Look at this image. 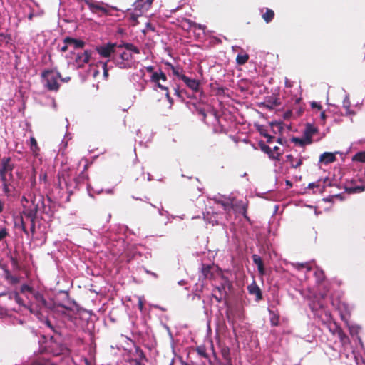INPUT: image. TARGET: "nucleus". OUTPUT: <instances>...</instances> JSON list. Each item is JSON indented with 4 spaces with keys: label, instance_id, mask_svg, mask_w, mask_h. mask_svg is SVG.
I'll use <instances>...</instances> for the list:
<instances>
[{
    "label": "nucleus",
    "instance_id": "1",
    "mask_svg": "<svg viewBox=\"0 0 365 365\" xmlns=\"http://www.w3.org/2000/svg\"><path fill=\"white\" fill-rule=\"evenodd\" d=\"M314 315L319 318L333 336H337L342 346L349 343V339L338 324L333 320L331 312L324 304L322 297H315L309 304Z\"/></svg>",
    "mask_w": 365,
    "mask_h": 365
},
{
    "label": "nucleus",
    "instance_id": "2",
    "mask_svg": "<svg viewBox=\"0 0 365 365\" xmlns=\"http://www.w3.org/2000/svg\"><path fill=\"white\" fill-rule=\"evenodd\" d=\"M31 203L30 206H24L23 215L20 218L19 227L21 230L29 235V231L26 228L24 217L29 221H36L38 213L45 212V202L43 196L41 195H32L31 193L24 195L21 198V202Z\"/></svg>",
    "mask_w": 365,
    "mask_h": 365
},
{
    "label": "nucleus",
    "instance_id": "3",
    "mask_svg": "<svg viewBox=\"0 0 365 365\" xmlns=\"http://www.w3.org/2000/svg\"><path fill=\"white\" fill-rule=\"evenodd\" d=\"M88 180V175L83 170L78 177L72 178L68 170H62L58 174V185L61 190H66L71 194L75 190L79 189L81 183Z\"/></svg>",
    "mask_w": 365,
    "mask_h": 365
},
{
    "label": "nucleus",
    "instance_id": "4",
    "mask_svg": "<svg viewBox=\"0 0 365 365\" xmlns=\"http://www.w3.org/2000/svg\"><path fill=\"white\" fill-rule=\"evenodd\" d=\"M21 292L25 294L28 299L32 300L40 309L48 311L56 308L53 301L46 299L42 292L36 290L26 284L21 285Z\"/></svg>",
    "mask_w": 365,
    "mask_h": 365
},
{
    "label": "nucleus",
    "instance_id": "5",
    "mask_svg": "<svg viewBox=\"0 0 365 365\" xmlns=\"http://www.w3.org/2000/svg\"><path fill=\"white\" fill-rule=\"evenodd\" d=\"M212 200L217 205H220L225 212H230L234 207H238L239 212L244 215L245 218L248 220V217L246 215L247 204L243 201H240L237 204L235 203L234 198L220 195H215Z\"/></svg>",
    "mask_w": 365,
    "mask_h": 365
},
{
    "label": "nucleus",
    "instance_id": "6",
    "mask_svg": "<svg viewBox=\"0 0 365 365\" xmlns=\"http://www.w3.org/2000/svg\"><path fill=\"white\" fill-rule=\"evenodd\" d=\"M124 51L120 52L119 56L116 58L117 65L121 68H131L135 60L133 53H140L138 47H123Z\"/></svg>",
    "mask_w": 365,
    "mask_h": 365
},
{
    "label": "nucleus",
    "instance_id": "7",
    "mask_svg": "<svg viewBox=\"0 0 365 365\" xmlns=\"http://www.w3.org/2000/svg\"><path fill=\"white\" fill-rule=\"evenodd\" d=\"M60 78L59 73L55 70H45L41 73V82L43 86L51 91L58 90Z\"/></svg>",
    "mask_w": 365,
    "mask_h": 365
},
{
    "label": "nucleus",
    "instance_id": "8",
    "mask_svg": "<svg viewBox=\"0 0 365 365\" xmlns=\"http://www.w3.org/2000/svg\"><path fill=\"white\" fill-rule=\"evenodd\" d=\"M83 47H73L68 57V63L76 68H81L89 62L91 53L88 51L82 50Z\"/></svg>",
    "mask_w": 365,
    "mask_h": 365
},
{
    "label": "nucleus",
    "instance_id": "9",
    "mask_svg": "<svg viewBox=\"0 0 365 365\" xmlns=\"http://www.w3.org/2000/svg\"><path fill=\"white\" fill-rule=\"evenodd\" d=\"M153 0H136L133 4V10L130 14V19L136 21L139 16H141L145 12L150 8Z\"/></svg>",
    "mask_w": 365,
    "mask_h": 365
},
{
    "label": "nucleus",
    "instance_id": "10",
    "mask_svg": "<svg viewBox=\"0 0 365 365\" xmlns=\"http://www.w3.org/2000/svg\"><path fill=\"white\" fill-rule=\"evenodd\" d=\"M13 166L10 164V158H3L0 165L1 181H11L13 178Z\"/></svg>",
    "mask_w": 365,
    "mask_h": 365
},
{
    "label": "nucleus",
    "instance_id": "11",
    "mask_svg": "<svg viewBox=\"0 0 365 365\" xmlns=\"http://www.w3.org/2000/svg\"><path fill=\"white\" fill-rule=\"evenodd\" d=\"M150 81L155 83V85L163 91H165V96L168 98V101L171 102V98H170L168 88L160 83V81H166L167 77L164 73L162 72L160 69H158V71H155L150 76Z\"/></svg>",
    "mask_w": 365,
    "mask_h": 365
},
{
    "label": "nucleus",
    "instance_id": "12",
    "mask_svg": "<svg viewBox=\"0 0 365 365\" xmlns=\"http://www.w3.org/2000/svg\"><path fill=\"white\" fill-rule=\"evenodd\" d=\"M145 359L142 349L138 346H135L134 350L130 351V358L128 361L133 365H140V362Z\"/></svg>",
    "mask_w": 365,
    "mask_h": 365
},
{
    "label": "nucleus",
    "instance_id": "13",
    "mask_svg": "<svg viewBox=\"0 0 365 365\" xmlns=\"http://www.w3.org/2000/svg\"><path fill=\"white\" fill-rule=\"evenodd\" d=\"M85 2L93 13L99 14L100 13L107 14L108 12L103 3L96 2L93 0H86Z\"/></svg>",
    "mask_w": 365,
    "mask_h": 365
},
{
    "label": "nucleus",
    "instance_id": "14",
    "mask_svg": "<svg viewBox=\"0 0 365 365\" xmlns=\"http://www.w3.org/2000/svg\"><path fill=\"white\" fill-rule=\"evenodd\" d=\"M36 180L35 173L30 177L29 182L25 185V192L24 195L31 193L32 195H36Z\"/></svg>",
    "mask_w": 365,
    "mask_h": 365
},
{
    "label": "nucleus",
    "instance_id": "15",
    "mask_svg": "<svg viewBox=\"0 0 365 365\" xmlns=\"http://www.w3.org/2000/svg\"><path fill=\"white\" fill-rule=\"evenodd\" d=\"M247 289L248 293L250 295H253L255 297L256 302H259L262 299V291L255 281H253L250 284H249Z\"/></svg>",
    "mask_w": 365,
    "mask_h": 365
},
{
    "label": "nucleus",
    "instance_id": "16",
    "mask_svg": "<svg viewBox=\"0 0 365 365\" xmlns=\"http://www.w3.org/2000/svg\"><path fill=\"white\" fill-rule=\"evenodd\" d=\"M56 308L59 312H61L62 313H65L66 311L75 312L78 310V305L75 301L68 300L66 304L58 305L56 307Z\"/></svg>",
    "mask_w": 365,
    "mask_h": 365
},
{
    "label": "nucleus",
    "instance_id": "17",
    "mask_svg": "<svg viewBox=\"0 0 365 365\" xmlns=\"http://www.w3.org/2000/svg\"><path fill=\"white\" fill-rule=\"evenodd\" d=\"M180 79L192 91H197L199 90L200 83L196 79L190 78L186 76H181Z\"/></svg>",
    "mask_w": 365,
    "mask_h": 365
},
{
    "label": "nucleus",
    "instance_id": "18",
    "mask_svg": "<svg viewBox=\"0 0 365 365\" xmlns=\"http://www.w3.org/2000/svg\"><path fill=\"white\" fill-rule=\"evenodd\" d=\"M145 70L152 75L154 73V68L152 66L145 67L143 69H140L132 76L133 80L136 81L137 79L143 78L145 76Z\"/></svg>",
    "mask_w": 365,
    "mask_h": 365
},
{
    "label": "nucleus",
    "instance_id": "19",
    "mask_svg": "<svg viewBox=\"0 0 365 365\" xmlns=\"http://www.w3.org/2000/svg\"><path fill=\"white\" fill-rule=\"evenodd\" d=\"M180 26L182 27L184 30H190L192 28H196L197 26L199 29H202L201 25H197V24L192 22V21L187 19H182V20L179 21Z\"/></svg>",
    "mask_w": 365,
    "mask_h": 365
},
{
    "label": "nucleus",
    "instance_id": "20",
    "mask_svg": "<svg viewBox=\"0 0 365 365\" xmlns=\"http://www.w3.org/2000/svg\"><path fill=\"white\" fill-rule=\"evenodd\" d=\"M336 160L335 153L324 152L319 157V162L324 163L325 165L333 163Z\"/></svg>",
    "mask_w": 365,
    "mask_h": 365
},
{
    "label": "nucleus",
    "instance_id": "21",
    "mask_svg": "<svg viewBox=\"0 0 365 365\" xmlns=\"http://www.w3.org/2000/svg\"><path fill=\"white\" fill-rule=\"evenodd\" d=\"M203 215L205 220L208 223L212 224V225L219 224V218L217 213L207 211L206 213H204Z\"/></svg>",
    "mask_w": 365,
    "mask_h": 365
},
{
    "label": "nucleus",
    "instance_id": "22",
    "mask_svg": "<svg viewBox=\"0 0 365 365\" xmlns=\"http://www.w3.org/2000/svg\"><path fill=\"white\" fill-rule=\"evenodd\" d=\"M115 47H96L98 53L103 57H110L114 53Z\"/></svg>",
    "mask_w": 365,
    "mask_h": 365
},
{
    "label": "nucleus",
    "instance_id": "23",
    "mask_svg": "<svg viewBox=\"0 0 365 365\" xmlns=\"http://www.w3.org/2000/svg\"><path fill=\"white\" fill-rule=\"evenodd\" d=\"M291 265L293 268L298 271H302L303 269H306L307 272H309L312 269V267L310 266V263L308 262H304V263H299V262H292L291 263Z\"/></svg>",
    "mask_w": 365,
    "mask_h": 365
},
{
    "label": "nucleus",
    "instance_id": "24",
    "mask_svg": "<svg viewBox=\"0 0 365 365\" xmlns=\"http://www.w3.org/2000/svg\"><path fill=\"white\" fill-rule=\"evenodd\" d=\"M31 365H58L56 362L44 357L38 358L31 363Z\"/></svg>",
    "mask_w": 365,
    "mask_h": 365
},
{
    "label": "nucleus",
    "instance_id": "25",
    "mask_svg": "<svg viewBox=\"0 0 365 365\" xmlns=\"http://www.w3.org/2000/svg\"><path fill=\"white\" fill-rule=\"evenodd\" d=\"M42 322L45 324L46 327L49 328L53 332L59 334H61V331L59 330V327H56L52 322V321L48 317H45L43 319H42Z\"/></svg>",
    "mask_w": 365,
    "mask_h": 365
},
{
    "label": "nucleus",
    "instance_id": "26",
    "mask_svg": "<svg viewBox=\"0 0 365 365\" xmlns=\"http://www.w3.org/2000/svg\"><path fill=\"white\" fill-rule=\"evenodd\" d=\"M212 297L217 302H220L225 297V292L223 287H217L212 294Z\"/></svg>",
    "mask_w": 365,
    "mask_h": 365
},
{
    "label": "nucleus",
    "instance_id": "27",
    "mask_svg": "<svg viewBox=\"0 0 365 365\" xmlns=\"http://www.w3.org/2000/svg\"><path fill=\"white\" fill-rule=\"evenodd\" d=\"M351 102L349 96L346 95L343 101V108L345 109L346 115H354L355 113L350 109Z\"/></svg>",
    "mask_w": 365,
    "mask_h": 365
},
{
    "label": "nucleus",
    "instance_id": "28",
    "mask_svg": "<svg viewBox=\"0 0 365 365\" xmlns=\"http://www.w3.org/2000/svg\"><path fill=\"white\" fill-rule=\"evenodd\" d=\"M292 142L296 144H299L301 146H304L305 145L310 144L312 143V139L309 136H304V138H293Z\"/></svg>",
    "mask_w": 365,
    "mask_h": 365
},
{
    "label": "nucleus",
    "instance_id": "29",
    "mask_svg": "<svg viewBox=\"0 0 365 365\" xmlns=\"http://www.w3.org/2000/svg\"><path fill=\"white\" fill-rule=\"evenodd\" d=\"M249 59V55L244 52H240L236 57V62L238 65H244Z\"/></svg>",
    "mask_w": 365,
    "mask_h": 365
},
{
    "label": "nucleus",
    "instance_id": "30",
    "mask_svg": "<svg viewBox=\"0 0 365 365\" xmlns=\"http://www.w3.org/2000/svg\"><path fill=\"white\" fill-rule=\"evenodd\" d=\"M339 312H340V315H341V319L345 320L346 315H349L350 314V310H349L348 304H346L345 303H341L339 305Z\"/></svg>",
    "mask_w": 365,
    "mask_h": 365
},
{
    "label": "nucleus",
    "instance_id": "31",
    "mask_svg": "<svg viewBox=\"0 0 365 365\" xmlns=\"http://www.w3.org/2000/svg\"><path fill=\"white\" fill-rule=\"evenodd\" d=\"M5 279L11 284H16L19 282V277L12 275L9 270L5 271Z\"/></svg>",
    "mask_w": 365,
    "mask_h": 365
},
{
    "label": "nucleus",
    "instance_id": "32",
    "mask_svg": "<svg viewBox=\"0 0 365 365\" xmlns=\"http://www.w3.org/2000/svg\"><path fill=\"white\" fill-rule=\"evenodd\" d=\"M287 161L290 163L291 167L294 168L299 167L302 163V160L301 158L294 159L292 155H287Z\"/></svg>",
    "mask_w": 365,
    "mask_h": 365
},
{
    "label": "nucleus",
    "instance_id": "33",
    "mask_svg": "<svg viewBox=\"0 0 365 365\" xmlns=\"http://www.w3.org/2000/svg\"><path fill=\"white\" fill-rule=\"evenodd\" d=\"M261 149L262 151L267 153L269 156L272 159H278L279 156L280 155V153H277V155L272 153V148L265 144L262 145Z\"/></svg>",
    "mask_w": 365,
    "mask_h": 365
},
{
    "label": "nucleus",
    "instance_id": "34",
    "mask_svg": "<svg viewBox=\"0 0 365 365\" xmlns=\"http://www.w3.org/2000/svg\"><path fill=\"white\" fill-rule=\"evenodd\" d=\"M353 162L365 163V151L356 153L351 158Z\"/></svg>",
    "mask_w": 365,
    "mask_h": 365
},
{
    "label": "nucleus",
    "instance_id": "35",
    "mask_svg": "<svg viewBox=\"0 0 365 365\" xmlns=\"http://www.w3.org/2000/svg\"><path fill=\"white\" fill-rule=\"evenodd\" d=\"M317 132V128L311 124H307L305 128L304 135L309 136L312 139V136Z\"/></svg>",
    "mask_w": 365,
    "mask_h": 365
},
{
    "label": "nucleus",
    "instance_id": "36",
    "mask_svg": "<svg viewBox=\"0 0 365 365\" xmlns=\"http://www.w3.org/2000/svg\"><path fill=\"white\" fill-rule=\"evenodd\" d=\"M274 16V12L269 9H267L266 12L262 15V18L267 23L270 22L273 19Z\"/></svg>",
    "mask_w": 365,
    "mask_h": 365
},
{
    "label": "nucleus",
    "instance_id": "37",
    "mask_svg": "<svg viewBox=\"0 0 365 365\" xmlns=\"http://www.w3.org/2000/svg\"><path fill=\"white\" fill-rule=\"evenodd\" d=\"M270 314V323L272 326L276 327L279 322V316L274 312L269 311Z\"/></svg>",
    "mask_w": 365,
    "mask_h": 365
},
{
    "label": "nucleus",
    "instance_id": "38",
    "mask_svg": "<svg viewBox=\"0 0 365 365\" xmlns=\"http://www.w3.org/2000/svg\"><path fill=\"white\" fill-rule=\"evenodd\" d=\"M2 182V189L4 193V195L6 197H9L11 193V190L10 189V181H1Z\"/></svg>",
    "mask_w": 365,
    "mask_h": 365
},
{
    "label": "nucleus",
    "instance_id": "39",
    "mask_svg": "<svg viewBox=\"0 0 365 365\" xmlns=\"http://www.w3.org/2000/svg\"><path fill=\"white\" fill-rule=\"evenodd\" d=\"M165 65L172 70L173 73L175 76H178L180 78L181 76H183L182 74H181L182 69L180 67H175L170 63H166Z\"/></svg>",
    "mask_w": 365,
    "mask_h": 365
},
{
    "label": "nucleus",
    "instance_id": "40",
    "mask_svg": "<svg viewBox=\"0 0 365 365\" xmlns=\"http://www.w3.org/2000/svg\"><path fill=\"white\" fill-rule=\"evenodd\" d=\"M211 266L202 264L201 274L203 278H207L210 277Z\"/></svg>",
    "mask_w": 365,
    "mask_h": 365
},
{
    "label": "nucleus",
    "instance_id": "41",
    "mask_svg": "<svg viewBox=\"0 0 365 365\" xmlns=\"http://www.w3.org/2000/svg\"><path fill=\"white\" fill-rule=\"evenodd\" d=\"M63 42L65 43H71L73 46H83V43L81 41H77L76 39L67 37L64 38Z\"/></svg>",
    "mask_w": 365,
    "mask_h": 365
},
{
    "label": "nucleus",
    "instance_id": "42",
    "mask_svg": "<svg viewBox=\"0 0 365 365\" xmlns=\"http://www.w3.org/2000/svg\"><path fill=\"white\" fill-rule=\"evenodd\" d=\"M221 355H222L224 361L231 359L230 349L227 347H225V348L222 349Z\"/></svg>",
    "mask_w": 365,
    "mask_h": 365
},
{
    "label": "nucleus",
    "instance_id": "43",
    "mask_svg": "<svg viewBox=\"0 0 365 365\" xmlns=\"http://www.w3.org/2000/svg\"><path fill=\"white\" fill-rule=\"evenodd\" d=\"M348 327L351 335L357 334L360 330V327L357 324H348Z\"/></svg>",
    "mask_w": 365,
    "mask_h": 365
},
{
    "label": "nucleus",
    "instance_id": "44",
    "mask_svg": "<svg viewBox=\"0 0 365 365\" xmlns=\"http://www.w3.org/2000/svg\"><path fill=\"white\" fill-rule=\"evenodd\" d=\"M87 190H88L89 196H91V197H93V193L99 195L103 192V189H101V190L93 189V187H91V186L89 184H87Z\"/></svg>",
    "mask_w": 365,
    "mask_h": 365
},
{
    "label": "nucleus",
    "instance_id": "45",
    "mask_svg": "<svg viewBox=\"0 0 365 365\" xmlns=\"http://www.w3.org/2000/svg\"><path fill=\"white\" fill-rule=\"evenodd\" d=\"M9 235L8 229L6 227H0V242Z\"/></svg>",
    "mask_w": 365,
    "mask_h": 365
},
{
    "label": "nucleus",
    "instance_id": "46",
    "mask_svg": "<svg viewBox=\"0 0 365 365\" xmlns=\"http://www.w3.org/2000/svg\"><path fill=\"white\" fill-rule=\"evenodd\" d=\"M100 71L97 68V66L91 67L88 71V75L92 76L93 78H96L98 74Z\"/></svg>",
    "mask_w": 365,
    "mask_h": 365
},
{
    "label": "nucleus",
    "instance_id": "47",
    "mask_svg": "<svg viewBox=\"0 0 365 365\" xmlns=\"http://www.w3.org/2000/svg\"><path fill=\"white\" fill-rule=\"evenodd\" d=\"M252 260H253V262L255 264L257 265V267L259 264H262L263 262H262V258L257 255H252Z\"/></svg>",
    "mask_w": 365,
    "mask_h": 365
},
{
    "label": "nucleus",
    "instance_id": "48",
    "mask_svg": "<svg viewBox=\"0 0 365 365\" xmlns=\"http://www.w3.org/2000/svg\"><path fill=\"white\" fill-rule=\"evenodd\" d=\"M350 190L354 192L359 193V192H361L365 190V186H363V185L362 186H355V187H351Z\"/></svg>",
    "mask_w": 365,
    "mask_h": 365
},
{
    "label": "nucleus",
    "instance_id": "49",
    "mask_svg": "<svg viewBox=\"0 0 365 365\" xmlns=\"http://www.w3.org/2000/svg\"><path fill=\"white\" fill-rule=\"evenodd\" d=\"M197 351L199 355L205 357V358H207V354L206 353V351H205V347H197Z\"/></svg>",
    "mask_w": 365,
    "mask_h": 365
},
{
    "label": "nucleus",
    "instance_id": "50",
    "mask_svg": "<svg viewBox=\"0 0 365 365\" xmlns=\"http://www.w3.org/2000/svg\"><path fill=\"white\" fill-rule=\"evenodd\" d=\"M65 349V346L63 345H59L58 348L57 350H51L52 353L53 354V355H56V356H58L59 354H61L63 350Z\"/></svg>",
    "mask_w": 365,
    "mask_h": 365
},
{
    "label": "nucleus",
    "instance_id": "51",
    "mask_svg": "<svg viewBox=\"0 0 365 365\" xmlns=\"http://www.w3.org/2000/svg\"><path fill=\"white\" fill-rule=\"evenodd\" d=\"M30 148H31V152H32V153H33V155L34 156H38V153H39V151H40V148L38 146V145H35V146H31Z\"/></svg>",
    "mask_w": 365,
    "mask_h": 365
},
{
    "label": "nucleus",
    "instance_id": "52",
    "mask_svg": "<svg viewBox=\"0 0 365 365\" xmlns=\"http://www.w3.org/2000/svg\"><path fill=\"white\" fill-rule=\"evenodd\" d=\"M13 296H14V300L16 301V302L17 304H19V305L23 304L22 299H21V297H19V295L17 292H14L13 294Z\"/></svg>",
    "mask_w": 365,
    "mask_h": 365
},
{
    "label": "nucleus",
    "instance_id": "53",
    "mask_svg": "<svg viewBox=\"0 0 365 365\" xmlns=\"http://www.w3.org/2000/svg\"><path fill=\"white\" fill-rule=\"evenodd\" d=\"M138 309L140 311L143 310V307H144V305H143V297H138Z\"/></svg>",
    "mask_w": 365,
    "mask_h": 365
},
{
    "label": "nucleus",
    "instance_id": "54",
    "mask_svg": "<svg viewBox=\"0 0 365 365\" xmlns=\"http://www.w3.org/2000/svg\"><path fill=\"white\" fill-rule=\"evenodd\" d=\"M30 231L34 235L36 230V221H30Z\"/></svg>",
    "mask_w": 365,
    "mask_h": 365
},
{
    "label": "nucleus",
    "instance_id": "55",
    "mask_svg": "<svg viewBox=\"0 0 365 365\" xmlns=\"http://www.w3.org/2000/svg\"><path fill=\"white\" fill-rule=\"evenodd\" d=\"M102 69L103 71V77L105 79H106V78L108 77V70L106 68V63H104L102 64Z\"/></svg>",
    "mask_w": 365,
    "mask_h": 365
},
{
    "label": "nucleus",
    "instance_id": "56",
    "mask_svg": "<svg viewBox=\"0 0 365 365\" xmlns=\"http://www.w3.org/2000/svg\"><path fill=\"white\" fill-rule=\"evenodd\" d=\"M311 106L312 108H317L318 110L322 109V106H321L320 103H319L318 102H316V101L312 102Z\"/></svg>",
    "mask_w": 365,
    "mask_h": 365
},
{
    "label": "nucleus",
    "instance_id": "57",
    "mask_svg": "<svg viewBox=\"0 0 365 365\" xmlns=\"http://www.w3.org/2000/svg\"><path fill=\"white\" fill-rule=\"evenodd\" d=\"M314 274L318 278V280H321L324 277V273H323V272L322 270L315 272Z\"/></svg>",
    "mask_w": 365,
    "mask_h": 365
},
{
    "label": "nucleus",
    "instance_id": "58",
    "mask_svg": "<svg viewBox=\"0 0 365 365\" xmlns=\"http://www.w3.org/2000/svg\"><path fill=\"white\" fill-rule=\"evenodd\" d=\"M30 147L37 145V141L34 136L30 137Z\"/></svg>",
    "mask_w": 365,
    "mask_h": 365
},
{
    "label": "nucleus",
    "instance_id": "59",
    "mask_svg": "<svg viewBox=\"0 0 365 365\" xmlns=\"http://www.w3.org/2000/svg\"><path fill=\"white\" fill-rule=\"evenodd\" d=\"M46 178H47V175H46V173H42L39 175V180L41 182H42V181L46 182Z\"/></svg>",
    "mask_w": 365,
    "mask_h": 365
},
{
    "label": "nucleus",
    "instance_id": "60",
    "mask_svg": "<svg viewBox=\"0 0 365 365\" xmlns=\"http://www.w3.org/2000/svg\"><path fill=\"white\" fill-rule=\"evenodd\" d=\"M284 83H285V86L287 88H291L293 86V83L292 81H290L287 78H285Z\"/></svg>",
    "mask_w": 365,
    "mask_h": 365
},
{
    "label": "nucleus",
    "instance_id": "61",
    "mask_svg": "<svg viewBox=\"0 0 365 365\" xmlns=\"http://www.w3.org/2000/svg\"><path fill=\"white\" fill-rule=\"evenodd\" d=\"M257 269L259 271V272L261 274H263L264 273V264L263 263L262 264H259L257 266Z\"/></svg>",
    "mask_w": 365,
    "mask_h": 365
},
{
    "label": "nucleus",
    "instance_id": "62",
    "mask_svg": "<svg viewBox=\"0 0 365 365\" xmlns=\"http://www.w3.org/2000/svg\"><path fill=\"white\" fill-rule=\"evenodd\" d=\"M5 207L4 201L0 199V214L3 212Z\"/></svg>",
    "mask_w": 365,
    "mask_h": 365
},
{
    "label": "nucleus",
    "instance_id": "63",
    "mask_svg": "<svg viewBox=\"0 0 365 365\" xmlns=\"http://www.w3.org/2000/svg\"><path fill=\"white\" fill-rule=\"evenodd\" d=\"M279 148L277 147V146H274L272 149V153H274L275 155H277V153H279Z\"/></svg>",
    "mask_w": 365,
    "mask_h": 365
},
{
    "label": "nucleus",
    "instance_id": "64",
    "mask_svg": "<svg viewBox=\"0 0 365 365\" xmlns=\"http://www.w3.org/2000/svg\"><path fill=\"white\" fill-rule=\"evenodd\" d=\"M222 365H232L231 359L225 360V362H223Z\"/></svg>",
    "mask_w": 365,
    "mask_h": 365
}]
</instances>
